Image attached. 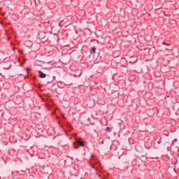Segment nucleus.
Here are the masks:
<instances>
[{
    "label": "nucleus",
    "mask_w": 179,
    "mask_h": 179,
    "mask_svg": "<svg viewBox=\"0 0 179 179\" xmlns=\"http://www.w3.org/2000/svg\"><path fill=\"white\" fill-rule=\"evenodd\" d=\"M39 73V77L41 78L42 79H44V78H45L47 76V75L44 73H43V71H38Z\"/></svg>",
    "instance_id": "1"
},
{
    "label": "nucleus",
    "mask_w": 179,
    "mask_h": 179,
    "mask_svg": "<svg viewBox=\"0 0 179 179\" xmlns=\"http://www.w3.org/2000/svg\"><path fill=\"white\" fill-rule=\"evenodd\" d=\"M78 145H79L80 146H85V141H82L80 140H77L76 141Z\"/></svg>",
    "instance_id": "2"
},
{
    "label": "nucleus",
    "mask_w": 179,
    "mask_h": 179,
    "mask_svg": "<svg viewBox=\"0 0 179 179\" xmlns=\"http://www.w3.org/2000/svg\"><path fill=\"white\" fill-rule=\"evenodd\" d=\"M106 131H108V132H111V128L110 127H106Z\"/></svg>",
    "instance_id": "3"
},
{
    "label": "nucleus",
    "mask_w": 179,
    "mask_h": 179,
    "mask_svg": "<svg viewBox=\"0 0 179 179\" xmlns=\"http://www.w3.org/2000/svg\"><path fill=\"white\" fill-rule=\"evenodd\" d=\"M92 52H96V48H92Z\"/></svg>",
    "instance_id": "4"
},
{
    "label": "nucleus",
    "mask_w": 179,
    "mask_h": 179,
    "mask_svg": "<svg viewBox=\"0 0 179 179\" xmlns=\"http://www.w3.org/2000/svg\"><path fill=\"white\" fill-rule=\"evenodd\" d=\"M73 145H74L75 149H78V146H76L75 143H73Z\"/></svg>",
    "instance_id": "5"
}]
</instances>
